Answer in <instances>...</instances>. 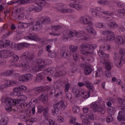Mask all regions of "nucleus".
Segmentation results:
<instances>
[{"instance_id": "obj_9", "label": "nucleus", "mask_w": 125, "mask_h": 125, "mask_svg": "<svg viewBox=\"0 0 125 125\" xmlns=\"http://www.w3.org/2000/svg\"><path fill=\"white\" fill-rule=\"evenodd\" d=\"M114 62L116 67L121 68V66H123V63L125 62L124 56H121L119 54H115L114 58Z\"/></svg>"}, {"instance_id": "obj_26", "label": "nucleus", "mask_w": 125, "mask_h": 125, "mask_svg": "<svg viewBox=\"0 0 125 125\" xmlns=\"http://www.w3.org/2000/svg\"><path fill=\"white\" fill-rule=\"evenodd\" d=\"M16 83H17V81L12 80L9 82H8V81H6L5 84L7 87H9V86H14V85H16Z\"/></svg>"}, {"instance_id": "obj_6", "label": "nucleus", "mask_w": 125, "mask_h": 125, "mask_svg": "<svg viewBox=\"0 0 125 125\" xmlns=\"http://www.w3.org/2000/svg\"><path fill=\"white\" fill-rule=\"evenodd\" d=\"M50 22V19L48 17H41L40 21H37L36 22L35 28L36 30H39L42 29V25L43 24H48Z\"/></svg>"}, {"instance_id": "obj_38", "label": "nucleus", "mask_w": 125, "mask_h": 125, "mask_svg": "<svg viewBox=\"0 0 125 125\" xmlns=\"http://www.w3.org/2000/svg\"><path fill=\"white\" fill-rule=\"evenodd\" d=\"M93 74H96L95 77L97 78V77H101V76H103L104 72L102 69H98L96 72H93Z\"/></svg>"}, {"instance_id": "obj_22", "label": "nucleus", "mask_w": 125, "mask_h": 125, "mask_svg": "<svg viewBox=\"0 0 125 125\" xmlns=\"http://www.w3.org/2000/svg\"><path fill=\"white\" fill-rule=\"evenodd\" d=\"M70 7H72V8H74V9H76V10H81L82 8H83V5H80L78 3H70L68 4Z\"/></svg>"}, {"instance_id": "obj_62", "label": "nucleus", "mask_w": 125, "mask_h": 125, "mask_svg": "<svg viewBox=\"0 0 125 125\" xmlns=\"http://www.w3.org/2000/svg\"><path fill=\"white\" fill-rule=\"evenodd\" d=\"M119 53L121 55V56H123L125 54V49L123 48H120Z\"/></svg>"}, {"instance_id": "obj_47", "label": "nucleus", "mask_w": 125, "mask_h": 125, "mask_svg": "<svg viewBox=\"0 0 125 125\" xmlns=\"http://www.w3.org/2000/svg\"><path fill=\"white\" fill-rule=\"evenodd\" d=\"M118 101L120 104L121 105V107H124L125 105V100L122 98H118Z\"/></svg>"}, {"instance_id": "obj_36", "label": "nucleus", "mask_w": 125, "mask_h": 125, "mask_svg": "<svg viewBox=\"0 0 125 125\" xmlns=\"http://www.w3.org/2000/svg\"><path fill=\"white\" fill-rule=\"evenodd\" d=\"M25 15L23 13L19 14L15 16V19L17 21H20V20H23Z\"/></svg>"}, {"instance_id": "obj_59", "label": "nucleus", "mask_w": 125, "mask_h": 125, "mask_svg": "<svg viewBox=\"0 0 125 125\" xmlns=\"http://www.w3.org/2000/svg\"><path fill=\"white\" fill-rule=\"evenodd\" d=\"M82 124L84 125H89L90 121L88 120V119H84L82 120Z\"/></svg>"}, {"instance_id": "obj_7", "label": "nucleus", "mask_w": 125, "mask_h": 125, "mask_svg": "<svg viewBox=\"0 0 125 125\" xmlns=\"http://www.w3.org/2000/svg\"><path fill=\"white\" fill-rule=\"evenodd\" d=\"M47 61L49 62H51V60H42V59H39L37 61V64H38V69H36V67H33L34 71L35 72H39V71H42L44 67L46 66V65H48V63H47Z\"/></svg>"}, {"instance_id": "obj_58", "label": "nucleus", "mask_w": 125, "mask_h": 125, "mask_svg": "<svg viewBox=\"0 0 125 125\" xmlns=\"http://www.w3.org/2000/svg\"><path fill=\"white\" fill-rule=\"evenodd\" d=\"M70 89V83H66L64 84V91L65 92H68Z\"/></svg>"}, {"instance_id": "obj_2", "label": "nucleus", "mask_w": 125, "mask_h": 125, "mask_svg": "<svg viewBox=\"0 0 125 125\" xmlns=\"http://www.w3.org/2000/svg\"><path fill=\"white\" fill-rule=\"evenodd\" d=\"M74 35L76 38H82V40H87L88 38L85 35V32L82 30H74L71 31L69 30H64L63 32L62 40H68L74 38Z\"/></svg>"}, {"instance_id": "obj_1", "label": "nucleus", "mask_w": 125, "mask_h": 125, "mask_svg": "<svg viewBox=\"0 0 125 125\" xmlns=\"http://www.w3.org/2000/svg\"><path fill=\"white\" fill-rule=\"evenodd\" d=\"M18 97H20L19 99H13L11 98H7L5 99V109L7 112H10L12 110V106H15L17 104L20 103V101H26L27 100V96L25 95H18Z\"/></svg>"}, {"instance_id": "obj_13", "label": "nucleus", "mask_w": 125, "mask_h": 125, "mask_svg": "<svg viewBox=\"0 0 125 125\" xmlns=\"http://www.w3.org/2000/svg\"><path fill=\"white\" fill-rule=\"evenodd\" d=\"M103 34L106 36V41H114L115 40V34L111 31H104Z\"/></svg>"}, {"instance_id": "obj_5", "label": "nucleus", "mask_w": 125, "mask_h": 125, "mask_svg": "<svg viewBox=\"0 0 125 125\" xmlns=\"http://www.w3.org/2000/svg\"><path fill=\"white\" fill-rule=\"evenodd\" d=\"M61 56H62V57H63L64 58H68L69 56H72V55H73L74 60H75V61H77V60H79L80 58V55L79 54L78 52H75L71 54V53L69 51V50H68V49H65L62 51L61 52Z\"/></svg>"}, {"instance_id": "obj_48", "label": "nucleus", "mask_w": 125, "mask_h": 125, "mask_svg": "<svg viewBox=\"0 0 125 125\" xmlns=\"http://www.w3.org/2000/svg\"><path fill=\"white\" fill-rule=\"evenodd\" d=\"M18 60H19V57L17 55H14L12 57V59L11 60V62L14 63V62H17Z\"/></svg>"}, {"instance_id": "obj_20", "label": "nucleus", "mask_w": 125, "mask_h": 125, "mask_svg": "<svg viewBox=\"0 0 125 125\" xmlns=\"http://www.w3.org/2000/svg\"><path fill=\"white\" fill-rule=\"evenodd\" d=\"M45 79V74L43 73H41L37 74L36 82V83H41V81H43Z\"/></svg>"}, {"instance_id": "obj_24", "label": "nucleus", "mask_w": 125, "mask_h": 125, "mask_svg": "<svg viewBox=\"0 0 125 125\" xmlns=\"http://www.w3.org/2000/svg\"><path fill=\"white\" fill-rule=\"evenodd\" d=\"M92 67L90 65L85 66L84 69V74L85 76H88L92 73Z\"/></svg>"}, {"instance_id": "obj_32", "label": "nucleus", "mask_w": 125, "mask_h": 125, "mask_svg": "<svg viewBox=\"0 0 125 125\" xmlns=\"http://www.w3.org/2000/svg\"><path fill=\"white\" fill-rule=\"evenodd\" d=\"M69 49L70 51L69 52H71V54L77 52V51H78V46L73 44L70 45L69 46Z\"/></svg>"}, {"instance_id": "obj_15", "label": "nucleus", "mask_w": 125, "mask_h": 125, "mask_svg": "<svg viewBox=\"0 0 125 125\" xmlns=\"http://www.w3.org/2000/svg\"><path fill=\"white\" fill-rule=\"evenodd\" d=\"M58 9L62 13H69L70 12H73V10L71 9H66L67 6L62 3H59L58 5Z\"/></svg>"}, {"instance_id": "obj_60", "label": "nucleus", "mask_w": 125, "mask_h": 125, "mask_svg": "<svg viewBox=\"0 0 125 125\" xmlns=\"http://www.w3.org/2000/svg\"><path fill=\"white\" fill-rule=\"evenodd\" d=\"M7 28H8V25L6 24H4L3 26L0 29V32H5Z\"/></svg>"}, {"instance_id": "obj_57", "label": "nucleus", "mask_w": 125, "mask_h": 125, "mask_svg": "<svg viewBox=\"0 0 125 125\" xmlns=\"http://www.w3.org/2000/svg\"><path fill=\"white\" fill-rule=\"evenodd\" d=\"M34 24V21H31V23H23V24H22V28H28L30 25H33Z\"/></svg>"}, {"instance_id": "obj_16", "label": "nucleus", "mask_w": 125, "mask_h": 125, "mask_svg": "<svg viewBox=\"0 0 125 125\" xmlns=\"http://www.w3.org/2000/svg\"><path fill=\"white\" fill-rule=\"evenodd\" d=\"M113 19V18L112 17L110 20H108L106 22L107 26L109 29H116V28L119 27V25L117 24V22L112 21Z\"/></svg>"}, {"instance_id": "obj_64", "label": "nucleus", "mask_w": 125, "mask_h": 125, "mask_svg": "<svg viewBox=\"0 0 125 125\" xmlns=\"http://www.w3.org/2000/svg\"><path fill=\"white\" fill-rule=\"evenodd\" d=\"M19 87L20 91L27 90V86H26L25 85H21L19 86Z\"/></svg>"}, {"instance_id": "obj_43", "label": "nucleus", "mask_w": 125, "mask_h": 125, "mask_svg": "<svg viewBox=\"0 0 125 125\" xmlns=\"http://www.w3.org/2000/svg\"><path fill=\"white\" fill-rule=\"evenodd\" d=\"M72 111L74 114H79V113H80V111H81V109L79 106L74 105L73 107Z\"/></svg>"}, {"instance_id": "obj_50", "label": "nucleus", "mask_w": 125, "mask_h": 125, "mask_svg": "<svg viewBox=\"0 0 125 125\" xmlns=\"http://www.w3.org/2000/svg\"><path fill=\"white\" fill-rule=\"evenodd\" d=\"M102 13L105 14V15H107L108 16H113V15H114V13L110 11H104L102 12Z\"/></svg>"}, {"instance_id": "obj_23", "label": "nucleus", "mask_w": 125, "mask_h": 125, "mask_svg": "<svg viewBox=\"0 0 125 125\" xmlns=\"http://www.w3.org/2000/svg\"><path fill=\"white\" fill-rule=\"evenodd\" d=\"M16 67H23L24 69H29L30 68V65L29 62L25 61L22 62L21 63H18L16 65Z\"/></svg>"}, {"instance_id": "obj_27", "label": "nucleus", "mask_w": 125, "mask_h": 125, "mask_svg": "<svg viewBox=\"0 0 125 125\" xmlns=\"http://www.w3.org/2000/svg\"><path fill=\"white\" fill-rule=\"evenodd\" d=\"M97 2L99 4H100V5L104 6L110 5L111 3L110 1L108 0H98Z\"/></svg>"}, {"instance_id": "obj_31", "label": "nucleus", "mask_w": 125, "mask_h": 125, "mask_svg": "<svg viewBox=\"0 0 125 125\" xmlns=\"http://www.w3.org/2000/svg\"><path fill=\"white\" fill-rule=\"evenodd\" d=\"M115 42L118 44H124L125 43V39L122 36H118L115 40Z\"/></svg>"}, {"instance_id": "obj_28", "label": "nucleus", "mask_w": 125, "mask_h": 125, "mask_svg": "<svg viewBox=\"0 0 125 125\" xmlns=\"http://www.w3.org/2000/svg\"><path fill=\"white\" fill-rule=\"evenodd\" d=\"M40 100L43 102V103H46L47 102V94L45 93L42 94L40 98Z\"/></svg>"}, {"instance_id": "obj_44", "label": "nucleus", "mask_w": 125, "mask_h": 125, "mask_svg": "<svg viewBox=\"0 0 125 125\" xmlns=\"http://www.w3.org/2000/svg\"><path fill=\"white\" fill-rule=\"evenodd\" d=\"M51 29L52 31H58L62 29L61 25H54L51 27Z\"/></svg>"}, {"instance_id": "obj_46", "label": "nucleus", "mask_w": 125, "mask_h": 125, "mask_svg": "<svg viewBox=\"0 0 125 125\" xmlns=\"http://www.w3.org/2000/svg\"><path fill=\"white\" fill-rule=\"evenodd\" d=\"M23 1H25V0H18L16 1H11L10 2H8V4L10 5V4H14L15 3H17V2H20L21 4H24V3H22Z\"/></svg>"}, {"instance_id": "obj_39", "label": "nucleus", "mask_w": 125, "mask_h": 125, "mask_svg": "<svg viewBox=\"0 0 125 125\" xmlns=\"http://www.w3.org/2000/svg\"><path fill=\"white\" fill-rule=\"evenodd\" d=\"M98 53L101 57H103L104 58H109L110 57V56L107 54H105L104 52H103L102 50H99L98 52Z\"/></svg>"}, {"instance_id": "obj_45", "label": "nucleus", "mask_w": 125, "mask_h": 125, "mask_svg": "<svg viewBox=\"0 0 125 125\" xmlns=\"http://www.w3.org/2000/svg\"><path fill=\"white\" fill-rule=\"evenodd\" d=\"M24 78L25 81H32L33 80V75L31 74H25Z\"/></svg>"}, {"instance_id": "obj_21", "label": "nucleus", "mask_w": 125, "mask_h": 125, "mask_svg": "<svg viewBox=\"0 0 125 125\" xmlns=\"http://www.w3.org/2000/svg\"><path fill=\"white\" fill-rule=\"evenodd\" d=\"M90 11L93 17H96L97 18L102 17L101 14L97 13V12H98V8H91Z\"/></svg>"}, {"instance_id": "obj_63", "label": "nucleus", "mask_w": 125, "mask_h": 125, "mask_svg": "<svg viewBox=\"0 0 125 125\" xmlns=\"http://www.w3.org/2000/svg\"><path fill=\"white\" fill-rule=\"evenodd\" d=\"M118 31L120 32V33H122V32H125V28L124 27V26L120 25L118 27Z\"/></svg>"}, {"instance_id": "obj_11", "label": "nucleus", "mask_w": 125, "mask_h": 125, "mask_svg": "<svg viewBox=\"0 0 125 125\" xmlns=\"http://www.w3.org/2000/svg\"><path fill=\"white\" fill-rule=\"evenodd\" d=\"M91 108H92L93 110V112H100V113H101L103 115H104L105 114V110H104V108L103 107L98 105L97 104L95 103H92L90 104Z\"/></svg>"}, {"instance_id": "obj_61", "label": "nucleus", "mask_w": 125, "mask_h": 125, "mask_svg": "<svg viewBox=\"0 0 125 125\" xmlns=\"http://www.w3.org/2000/svg\"><path fill=\"white\" fill-rule=\"evenodd\" d=\"M49 56L51 58H54L56 57V53L55 52H51V53H49Z\"/></svg>"}, {"instance_id": "obj_3", "label": "nucleus", "mask_w": 125, "mask_h": 125, "mask_svg": "<svg viewBox=\"0 0 125 125\" xmlns=\"http://www.w3.org/2000/svg\"><path fill=\"white\" fill-rule=\"evenodd\" d=\"M33 1H35V3L38 6H32L28 8L27 11L29 12H41L42 10V6L45 3V0H29V2H33Z\"/></svg>"}, {"instance_id": "obj_19", "label": "nucleus", "mask_w": 125, "mask_h": 125, "mask_svg": "<svg viewBox=\"0 0 125 125\" xmlns=\"http://www.w3.org/2000/svg\"><path fill=\"white\" fill-rule=\"evenodd\" d=\"M86 31L88 34L91 35L92 36H96V31L92 27V25H88L86 27Z\"/></svg>"}, {"instance_id": "obj_8", "label": "nucleus", "mask_w": 125, "mask_h": 125, "mask_svg": "<svg viewBox=\"0 0 125 125\" xmlns=\"http://www.w3.org/2000/svg\"><path fill=\"white\" fill-rule=\"evenodd\" d=\"M90 44L83 43L80 45V52L84 55H88L91 53Z\"/></svg>"}, {"instance_id": "obj_33", "label": "nucleus", "mask_w": 125, "mask_h": 125, "mask_svg": "<svg viewBox=\"0 0 125 125\" xmlns=\"http://www.w3.org/2000/svg\"><path fill=\"white\" fill-rule=\"evenodd\" d=\"M9 122V119L7 116H4L0 121V125H7Z\"/></svg>"}, {"instance_id": "obj_4", "label": "nucleus", "mask_w": 125, "mask_h": 125, "mask_svg": "<svg viewBox=\"0 0 125 125\" xmlns=\"http://www.w3.org/2000/svg\"><path fill=\"white\" fill-rule=\"evenodd\" d=\"M53 107L54 109L52 110V112L53 115H55V114L58 113L60 109L62 111L65 110L67 107V104H65V102L61 101L57 103L54 104Z\"/></svg>"}, {"instance_id": "obj_40", "label": "nucleus", "mask_w": 125, "mask_h": 125, "mask_svg": "<svg viewBox=\"0 0 125 125\" xmlns=\"http://www.w3.org/2000/svg\"><path fill=\"white\" fill-rule=\"evenodd\" d=\"M107 112L109 115H114L116 113V109H115V107H110L108 108Z\"/></svg>"}, {"instance_id": "obj_53", "label": "nucleus", "mask_w": 125, "mask_h": 125, "mask_svg": "<svg viewBox=\"0 0 125 125\" xmlns=\"http://www.w3.org/2000/svg\"><path fill=\"white\" fill-rule=\"evenodd\" d=\"M95 27L99 29H102L104 27V24L102 22H97L95 23Z\"/></svg>"}, {"instance_id": "obj_56", "label": "nucleus", "mask_w": 125, "mask_h": 125, "mask_svg": "<svg viewBox=\"0 0 125 125\" xmlns=\"http://www.w3.org/2000/svg\"><path fill=\"white\" fill-rule=\"evenodd\" d=\"M25 18L29 21H32L34 20V19L33 18V16H32V15H31L30 14H26L25 15Z\"/></svg>"}, {"instance_id": "obj_54", "label": "nucleus", "mask_w": 125, "mask_h": 125, "mask_svg": "<svg viewBox=\"0 0 125 125\" xmlns=\"http://www.w3.org/2000/svg\"><path fill=\"white\" fill-rule=\"evenodd\" d=\"M114 121V118H113V116L111 115H109L106 117V122L107 123H111V122H113Z\"/></svg>"}, {"instance_id": "obj_29", "label": "nucleus", "mask_w": 125, "mask_h": 125, "mask_svg": "<svg viewBox=\"0 0 125 125\" xmlns=\"http://www.w3.org/2000/svg\"><path fill=\"white\" fill-rule=\"evenodd\" d=\"M28 46H29V44L26 43H20L16 44V48H18V49H23V48H27Z\"/></svg>"}, {"instance_id": "obj_12", "label": "nucleus", "mask_w": 125, "mask_h": 125, "mask_svg": "<svg viewBox=\"0 0 125 125\" xmlns=\"http://www.w3.org/2000/svg\"><path fill=\"white\" fill-rule=\"evenodd\" d=\"M79 21L80 23H81L83 25H92V22H91V21L89 19V17L86 16H81L79 18Z\"/></svg>"}, {"instance_id": "obj_42", "label": "nucleus", "mask_w": 125, "mask_h": 125, "mask_svg": "<svg viewBox=\"0 0 125 125\" xmlns=\"http://www.w3.org/2000/svg\"><path fill=\"white\" fill-rule=\"evenodd\" d=\"M44 89L43 86H37L34 88V90L37 92H42Z\"/></svg>"}, {"instance_id": "obj_18", "label": "nucleus", "mask_w": 125, "mask_h": 125, "mask_svg": "<svg viewBox=\"0 0 125 125\" xmlns=\"http://www.w3.org/2000/svg\"><path fill=\"white\" fill-rule=\"evenodd\" d=\"M12 52L7 50L0 51V58H8L10 57Z\"/></svg>"}, {"instance_id": "obj_34", "label": "nucleus", "mask_w": 125, "mask_h": 125, "mask_svg": "<svg viewBox=\"0 0 125 125\" xmlns=\"http://www.w3.org/2000/svg\"><path fill=\"white\" fill-rule=\"evenodd\" d=\"M14 73V70L11 69L10 70H7L4 71L2 73H0L1 76H4L7 77V76H10Z\"/></svg>"}, {"instance_id": "obj_52", "label": "nucleus", "mask_w": 125, "mask_h": 125, "mask_svg": "<svg viewBox=\"0 0 125 125\" xmlns=\"http://www.w3.org/2000/svg\"><path fill=\"white\" fill-rule=\"evenodd\" d=\"M43 116L45 118H48V117L49 116V113H48V107H46L44 109Z\"/></svg>"}, {"instance_id": "obj_55", "label": "nucleus", "mask_w": 125, "mask_h": 125, "mask_svg": "<svg viewBox=\"0 0 125 125\" xmlns=\"http://www.w3.org/2000/svg\"><path fill=\"white\" fill-rule=\"evenodd\" d=\"M34 122H35V120L34 118H32V119L26 120L25 121V123L27 125H31L32 124H34Z\"/></svg>"}, {"instance_id": "obj_25", "label": "nucleus", "mask_w": 125, "mask_h": 125, "mask_svg": "<svg viewBox=\"0 0 125 125\" xmlns=\"http://www.w3.org/2000/svg\"><path fill=\"white\" fill-rule=\"evenodd\" d=\"M45 123L47 125H57V124L55 123V121L52 120V119H50L48 117H47L45 119Z\"/></svg>"}, {"instance_id": "obj_14", "label": "nucleus", "mask_w": 125, "mask_h": 125, "mask_svg": "<svg viewBox=\"0 0 125 125\" xmlns=\"http://www.w3.org/2000/svg\"><path fill=\"white\" fill-rule=\"evenodd\" d=\"M22 60H28L29 62H32L34 59V55L32 54L30 52H25L21 56Z\"/></svg>"}, {"instance_id": "obj_41", "label": "nucleus", "mask_w": 125, "mask_h": 125, "mask_svg": "<svg viewBox=\"0 0 125 125\" xmlns=\"http://www.w3.org/2000/svg\"><path fill=\"white\" fill-rule=\"evenodd\" d=\"M45 72L48 75H51L54 73V68L49 67L45 70Z\"/></svg>"}, {"instance_id": "obj_10", "label": "nucleus", "mask_w": 125, "mask_h": 125, "mask_svg": "<svg viewBox=\"0 0 125 125\" xmlns=\"http://www.w3.org/2000/svg\"><path fill=\"white\" fill-rule=\"evenodd\" d=\"M119 108L120 111L117 116V120L119 122H121L122 124L125 125V107L120 106Z\"/></svg>"}, {"instance_id": "obj_37", "label": "nucleus", "mask_w": 125, "mask_h": 125, "mask_svg": "<svg viewBox=\"0 0 125 125\" xmlns=\"http://www.w3.org/2000/svg\"><path fill=\"white\" fill-rule=\"evenodd\" d=\"M81 96L83 97V98H84V99H87L90 96V94H89V92L84 91L82 92L81 93Z\"/></svg>"}, {"instance_id": "obj_51", "label": "nucleus", "mask_w": 125, "mask_h": 125, "mask_svg": "<svg viewBox=\"0 0 125 125\" xmlns=\"http://www.w3.org/2000/svg\"><path fill=\"white\" fill-rule=\"evenodd\" d=\"M73 92L75 95L76 97H79V96H80V90H79V89L74 88L73 89Z\"/></svg>"}, {"instance_id": "obj_17", "label": "nucleus", "mask_w": 125, "mask_h": 125, "mask_svg": "<svg viewBox=\"0 0 125 125\" xmlns=\"http://www.w3.org/2000/svg\"><path fill=\"white\" fill-rule=\"evenodd\" d=\"M103 64L106 70L110 71L113 69L114 65L113 64V62L110 61V60H105L104 62H103Z\"/></svg>"}, {"instance_id": "obj_30", "label": "nucleus", "mask_w": 125, "mask_h": 125, "mask_svg": "<svg viewBox=\"0 0 125 125\" xmlns=\"http://www.w3.org/2000/svg\"><path fill=\"white\" fill-rule=\"evenodd\" d=\"M125 9H120L118 10V13H117V16L119 17V18H124L125 17Z\"/></svg>"}, {"instance_id": "obj_49", "label": "nucleus", "mask_w": 125, "mask_h": 125, "mask_svg": "<svg viewBox=\"0 0 125 125\" xmlns=\"http://www.w3.org/2000/svg\"><path fill=\"white\" fill-rule=\"evenodd\" d=\"M63 75H65V73L62 71H57L55 74L56 78H60Z\"/></svg>"}, {"instance_id": "obj_35", "label": "nucleus", "mask_w": 125, "mask_h": 125, "mask_svg": "<svg viewBox=\"0 0 125 125\" xmlns=\"http://www.w3.org/2000/svg\"><path fill=\"white\" fill-rule=\"evenodd\" d=\"M85 85H86L87 88H89L92 91H94V87H93V84L90 83V82L87 81L85 83Z\"/></svg>"}]
</instances>
